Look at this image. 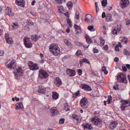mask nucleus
I'll use <instances>...</instances> for the list:
<instances>
[{"instance_id":"1","label":"nucleus","mask_w":130,"mask_h":130,"mask_svg":"<svg viewBox=\"0 0 130 130\" xmlns=\"http://www.w3.org/2000/svg\"><path fill=\"white\" fill-rule=\"evenodd\" d=\"M49 50L51 53L55 56H57L60 53V50L58 45L56 44H50Z\"/></svg>"},{"instance_id":"2","label":"nucleus","mask_w":130,"mask_h":130,"mask_svg":"<svg viewBox=\"0 0 130 130\" xmlns=\"http://www.w3.org/2000/svg\"><path fill=\"white\" fill-rule=\"evenodd\" d=\"M14 70L15 72H16V74L15 75V78L16 79L19 78V75L22 76L24 73V71L21 67L15 66Z\"/></svg>"},{"instance_id":"3","label":"nucleus","mask_w":130,"mask_h":130,"mask_svg":"<svg viewBox=\"0 0 130 130\" xmlns=\"http://www.w3.org/2000/svg\"><path fill=\"white\" fill-rule=\"evenodd\" d=\"M23 41L25 46L27 48H30L32 46V44L31 43L30 38L27 37H25L24 38Z\"/></svg>"},{"instance_id":"4","label":"nucleus","mask_w":130,"mask_h":130,"mask_svg":"<svg viewBox=\"0 0 130 130\" xmlns=\"http://www.w3.org/2000/svg\"><path fill=\"white\" fill-rule=\"evenodd\" d=\"M126 76L125 75L121 74L117 76V80L119 82L126 84L127 81L126 78Z\"/></svg>"},{"instance_id":"5","label":"nucleus","mask_w":130,"mask_h":130,"mask_svg":"<svg viewBox=\"0 0 130 130\" xmlns=\"http://www.w3.org/2000/svg\"><path fill=\"white\" fill-rule=\"evenodd\" d=\"M122 105L121 107V108L122 110H124L125 108L128 106H130V100H123L122 101Z\"/></svg>"},{"instance_id":"6","label":"nucleus","mask_w":130,"mask_h":130,"mask_svg":"<svg viewBox=\"0 0 130 130\" xmlns=\"http://www.w3.org/2000/svg\"><path fill=\"white\" fill-rule=\"evenodd\" d=\"M29 69L30 70L35 71L38 70L39 69L38 65L36 63H34L33 62L30 61L28 63Z\"/></svg>"},{"instance_id":"7","label":"nucleus","mask_w":130,"mask_h":130,"mask_svg":"<svg viewBox=\"0 0 130 130\" xmlns=\"http://www.w3.org/2000/svg\"><path fill=\"white\" fill-rule=\"evenodd\" d=\"M91 121L93 124L96 125H100L102 123L101 120L97 117L91 119Z\"/></svg>"},{"instance_id":"8","label":"nucleus","mask_w":130,"mask_h":130,"mask_svg":"<svg viewBox=\"0 0 130 130\" xmlns=\"http://www.w3.org/2000/svg\"><path fill=\"white\" fill-rule=\"evenodd\" d=\"M39 72V77L41 78H46L48 76V74L43 70H40Z\"/></svg>"},{"instance_id":"9","label":"nucleus","mask_w":130,"mask_h":130,"mask_svg":"<svg viewBox=\"0 0 130 130\" xmlns=\"http://www.w3.org/2000/svg\"><path fill=\"white\" fill-rule=\"evenodd\" d=\"M15 63L13 61H8L6 63V66L7 68L10 69H15Z\"/></svg>"},{"instance_id":"10","label":"nucleus","mask_w":130,"mask_h":130,"mask_svg":"<svg viewBox=\"0 0 130 130\" xmlns=\"http://www.w3.org/2000/svg\"><path fill=\"white\" fill-rule=\"evenodd\" d=\"M122 8H125L128 5L129 3V0H121L120 2Z\"/></svg>"},{"instance_id":"11","label":"nucleus","mask_w":130,"mask_h":130,"mask_svg":"<svg viewBox=\"0 0 130 130\" xmlns=\"http://www.w3.org/2000/svg\"><path fill=\"white\" fill-rule=\"evenodd\" d=\"M5 12L6 15L8 14L10 17H13L14 15V13L12 11V9L8 7L5 9Z\"/></svg>"},{"instance_id":"12","label":"nucleus","mask_w":130,"mask_h":130,"mask_svg":"<svg viewBox=\"0 0 130 130\" xmlns=\"http://www.w3.org/2000/svg\"><path fill=\"white\" fill-rule=\"evenodd\" d=\"M5 38L7 43L11 44L13 43L12 39L10 36L8 34V33H6L5 34Z\"/></svg>"},{"instance_id":"13","label":"nucleus","mask_w":130,"mask_h":130,"mask_svg":"<svg viewBox=\"0 0 130 130\" xmlns=\"http://www.w3.org/2000/svg\"><path fill=\"white\" fill-rule=\"evenodd\" d=\"M85 21L87 22H91L93 21V19L92 15L90 14H87L85 16Z\"/></svg>"},{"instance_id":"14","label":"nucleus","mask_w":130,"mask_h":130,"mask_svg":"<svg viewBox=\"0 0 130 130\" xmlns=\"http://www.w3.org/2000/svg\"><path fill=\"white\" fill-rule=\"evenodd\" d=\"M118 125V123L117 122L115 121H112L110 123L109 127L111 129H113L116 128Z\"/></svg>"},{"instance_id":"15","label":"nucleus","mask_w":130,"mask_h":130,"mask_svg":"<svg viewBox=\"0 0 130 130\" xmlns=\"http://www.w3.org/2000/svg\"><path fill=\"white\" fill-rule=\"evenodd\" d=\"M54 82L55 84L57 87H59L62 84L60 79L58 77H56L55 79Z\"/></svg>"},{"instance_id":"16","label":"nucleus","mask_w":130,"mask_h":130,"mask_svg":"<svg viewBox=\"0 0 130 130\" xmlns=\"http://www.w3.org/2000/svg\"><path fill=\"white\" fill-rule=\"evenodd\" d=\"M45 89L43 87H38L37 89V91L40 93L43 94L45 93Z\"/></svg>"},{"instance_id":"17","label":"nucleus","mask_w":130,"mask_h":130,"mask_svg":"<svg viewBox=\"0 0 130 130\" xmlns=\"http://www.w3.org/2000/svg\"><path fill=\"white\" fill-rule=\"evenodd\" d=\"M81 87L82 88L86 90L90 91L91 90V89L90 87L85 84H82L81 85Z\"/></svg>"},{"instance_id":"18","label":"nucleus","mask_w":130,"mask_h":130,"mask_svg":"<svg viewBox=\"0 0 130 130\" xmlns=\"http://www.w3.org/2000/svg\"><path fill=\"white\" fill-rule=\"evenodd\" d=\"M67 73L71 76H74L75 75V72L74 70L70 69H68L66 70Z\"/></svg>"},{"instance_id":"19","label":"nucleus","mask_w":130,"mask_h":130,"mask_svg":"<svg viewBox=\"0 0 130 130\" xmlns=\"http://www.w3.org/2000/svg\"><path fill=\"white\" fill-rule=\"evenodd\" d=\"M16 4L21 7H24V2L23 0H16Z\"/></svg>"},{"instance_id":"20","label":"nucleus","mask_w":130,"mask_h":130,"mask_svg":"<svg viewBox=\"0 0 130 130\" xmlns=\"http://www.w3.org/2000/svg\"><path fill=\"white\" fill-rule=\"evenodd\" d=\"M23 108V106L22 102H20L18 104H17L15 105V109H21Z\"/></svg>"},{"instance_id":"21","label":"nucleus","mask_w":130,"mask_h":130,"mask_svg":"<svg viewBox=\"0 0 130 130\" xmlns=\"http://www.w3.org/2000/svg\"><path fill=\"white\" fill-rule=\"evenodd\" d=\"M51 112L53 116H55L57 113V111L55 107L52 108L51 109Z\"/></svg>"},{"instance_id":"22","label":"nucleus","mask_w":130,"mask_h":130,"mask_svg":"<svg viewBox=\"0 0 130 130\" xmlns=\"http://www.w3.org/2000/svg\"><path fill=\"white\" fill-rule=\"evenodd\" d=\"M40 37L39 35H35L31 36V38L33 41L36 42Z\"/></svg>"},{"instance_id":"23","label":"nucleus","mask_w":130,"mask_h":130,"mask_svg":"<svg viewBox=\"0 0 130 130\" xmlns=\"http://www.w3.org/2000/svg\"><path fill=\"white\" fill-rule=\"evenodd\" d=\"M74 27L75 29L77 32H79L81 31V28L78 25L75 24L74 26Z\"/></svg>"},{"instance_id":"24","label":"nucleus","mask_w":130,"mask_h":130,"mask_svg":"<svg viewBox=\"0 0 130 130\" xmlns=\"http://www.w3.org/2000/svg\"><path fill=\"white\" fill-rule=\"evenodd\" d=\"M52 98L53 99H56L58 98V94L56 92H53Z\"/></svg>"},{"instance_id":"25","label":"nucleus","mask_w":130,"mask_h":130,"mask_svg":"<svg viewBox=\"0 0 130 130\" xmlns=\"http://www.w3.org/2000/svg\"><path fill=\"white\" fill-rule=\"evenodd\" d=\"M64 109L66 111L69 110L70 107L68 106L67 103H66L64 104Z\"/></svg>"},{"instance_id":"26","label":"nucleus","mask_w":130,"mask_h":130,"mask_svg":"<svg viewBox=\"0 0 130 130\" xmlns=\"http://www.w3.org/2000/svg\"><path fill=\"white\" fill-rule=\"evenodd\" d=\"M85 37L86 39V42L88 43H90L92 42V40L87 35L85 36Z\"/></svg>"},{"instance_id":"27","label":"nucleus","mask_w":130,"mask_h":130,"mask_svg":"<svg viewBox=\"0 0 130 130\" xmlns=\"http://www.w3.org/2000/svg\"><path fill=\"white\" fill-rule=\"evenodd\" d=\"M80 105L81 107L83 108H86L88 107V103H80Z\"/></svg>"},{"instance_id":"28","label":"nucleus","mask_w":130,"mask_h":130,"mask_svg":"<svg viewBox=\"0 0 130 130\" xmlns=\"http://www.w3.org/2000/svg\"><path fill=\"white\" fill-rule=\"evenodd\" d=\"M67 5L68 8L69 9H70L72 7L73 4L70 1L67 3Z\"/></svg>"},{"instance_id":"29","label":"nucleus","mask_w":130,"mask_h":130,"mask_svg":"<svg viewBox=\"0 0 130 130\" xmlns=\"http://www.w3.org/2000/svg\"><path fill=\"white\" fill-rule=\"evenodd\" d=\"M99 38L100 41V44L102 46H103L105 43V41L103 38L102 37H100Z\"/></svg>"},{"instance_id":"30","label":"nucleus","mask_w":130,"mask_h":130,"mask_svg":"<svg viewBox=\"0 0 130 130\" xmlns=\"http://www.w3.org/2000/svg\"><path fill=\"white\" fill-rule=\"evenodd\" d=\"M80 103H88V101L87 99L84 98L81 100Z\"/></svg>"},{"instance_id":"31","label":"nucleus","mask_w":130,"mask_h":130,"mask_svg":"<svg viewBox=\"0 0 130 130\" xmlns=\"http://www.w3.org/2000/svg\"><path fill=\"white\" fill-rule=\"evenodd\" d=\"M111 15L110 14H108L106 17V20L108 21H110L111 19Z\"/></svg>"},{"instance_id":"32","label":"nucleus","mask_w":130,"mask_h":130,"mask_svg":"<svg viewBox=\"0 0 130 130\" xmlns=\"http://www.w3.org/2000/svg\"><path fill=\"white\" fill-rule=\"evenodd\" d=\"M12 26L13 29H16L18 27V23L16 22L14 23L12 25Z\"/></svg>"},{"instance_id":"33","label":"nucleus","mask_w":130,"mask_h":130,"mask_svg":"<svg viewBox=\"0 0 130 130\" xmlns=\"http://www.w3.org/2000/svg\"><path fill=\"white\" fill-rule=\"evenodd\" d=\"M88 30L91 31H95V29L92 26H89L88 27Z\"/></svg>"},{"instance_id":"34","label":"nucleus","mask_w":130,"mask_h":130,"mask_svg":"<svg viewBox=\"0 0 130 130\" xmlns=\"http://www.w3.org/2000/svg\"><path fill=\"white\" fill-rule=\"evenodd\" d=\"M72 117L76 120L77 121H78L79 120V117L78 116H76L75 115H73L72 116Z\"/></svg>"},{"instance_id":"35","label":"nucleus","mask_w":130,"mask_h":130,"mask_svg":"<svg viewBox=\"0 0 130 130\" xmlns=\"http://www.w3.org/2000/svg\"><path fill=\"white\" fill-rule=\"evenodd\" d=\"M57 7L58 12L59 13L61 12V11L63 10V7L62 6H58Z\"/></svg>"},{"instance_id":"36","label":"nucleus","mask_w":130,"mask_h":130,"mask_svg":"<svg viewBox=\"0 0 130 130\" xmlns=\"http://www.w3.org/2000/svg\"><path fill=\"white\" fill-rule=\"evenodd\" d=\"M107 4V0H103L102 4V6H106Z\"/></svg>"},{"instance_id":"37","label":"nucleus","mask_w":130,"mask_h":130,"mask_svg":"<svg viewBox=\"0 0 130 130\" xmlns=\"http://www.w3.org/2000/svg\"><path fill=\"white\" fill-rule=\"evenodd\" d=\"M64 41L67 46H70V43L66 39H64Z\"/></svg>"},{"instance_id":"38","label":"nucleus","mask_w":130,"mask_h":130,"mask_svg":"<svg viewBox=\"0 0 130 130\" xmlns=\"http://www.w3.org/2000/svg\"><path fill=\"white\" fill-rule=\"evenodd\" d=\"M27 23L28 25H32L33 24V22L29 20H27Z\"/></svg>"},{"instance_id":"39","label":"nucleus","mask_w":130,"mask_h":130,"mask_svg":"<svg viewBox=\"0 0 130 130\" xmlns=\"http://www.w3.org/2000/svg\"><path fill=\"white\" fill-rule=\"evenodd\" d=\"M56 2L58 3H62L63 2H66L65 0H55Z\"/></svg>"},{"instance_id":"40","label":"nucleus","mask_w":130,"mask_h":130,"mask_svg":"<svg viewBox=\"0 0 130 130\" xmlns=\"http://www.w3.org/2000/svg\"><path fill=\"white\" fill-rule=\"evenodd\" d=\"M123 53L124 54L127 55H130V53L126 50H124L123 51Z\"/></svg>"},{"instance_id":"41","label":"nucleus","mask_w":130,"mask_h":130,"mask_svg":"<svg viewBox=\"0 0 130 130\" xmlns=\"http://www.w3.org/2000/svg\"><path fill=\"white\" fill-rule=\"evenodd\" d=\"M24 30L26 32H28L29 31V28L28 25H26L25 26Z\"/></svg>"},{"instance_id":"42","label":"nucleus","mask_w":130,"mask_h":130,"mask_svg":"<svg viewBox=\"0 0 130 130\" xmlns=\"http://www.w3.org/2000/svg\"><path fill=\"white\" fill-rule=\"evenodd\" d=\"M79 12L77 11H76L75 13V18L77 19H79Z\"/></svg>"},{"instance_id":"43","label":"nucleus","mask_w":130,"mask_h":130,"mask_svg":"<svg viewBox=\"0 0 130 130\" xmlns=\"http://www.w3.org/2000/svg\"><path fill=\"white\" fill-rule=\"evenodd\" d=\"M64 120L63 119H61L59 120V123L60 124H62L64 123Z\"/></svg>"},{"instance_id":"44","label":"nucleus","mask_w":130,"mask_h":130,"mask_svg":"<svg viewBox=\"0 0 130 130\" xmlns=\"http://www.w3.org/2000/svg\"><path fill=\"white\" fill-rule=\"evenodd\" d=\"M82 61V62H86V63H89V62L88 61V60L86 58H84L83 59H81Z\"/></svg>"},{"instance_id":"45","label":"nucleus","mask_w":130,"mask_h":130,"mask_svg":"<svg viewBox=\"0 0 130 130\" xmlns=\"http://www.w3.org/2000/svg\"><path fill=\"white\" fill-rule=\"evenodd\" d=\"M81 54V51L80 50L78 51L76 53V55L77 56H78Z\"/></svg>"},{"instance_id":"46","label":"nucleus","mask_w":130,"mask_h":130,"mask_svg":"<svg viewBox=\"0 0 130 130\" xmlns=\"http://www.w3.org/2000/svg\"><path fill=\"white\" fill-rule=\"evenodd\" d=\"M67 23L69 24V26L71 27V21L69 19H68L67 20Z\"/></svg>"},{"instance_id":"47","label":"nucleus","mask_w":130,"mask_h":130,"mask_svg":"<svg viewBox=\"0 0 130 130\" xmlns=\"http://www.w3.org/2000/svg\"><path fill=\"white\" fill-rule=\"evenodd\" d=\"M87 128H88L89 129H91L92 128V127H91L90 125L87 124Z\"/></svg>"},{"instance_id":"48","label":"nucleus","mask_w":130,"mask_h":130,"mask_svg":"<svg viewBox=\"0 0 130 130\" xmlns=\"http://www.w3.org/2000/svg\"><path fill=\"white\" fill-rule=\"evenodd\" d=\"M87 124L85 123H83L82 124V126H83L84 129H87Z\"/></svg>"},{"instance_id":"49","label":"nucleus","mask_w":130,"mask_h":130,"mask_svg":"<svg viewBox=\"0 0 130 130\" xmlns=\"http://www.w3.org/2000/svg\"><path fill=\"white\" fill-rule=\"evenodd\" d=\"M115 49L116 51H119V46L118 45L116 46H115Z\"/></svg>"},{"instance_id":"50","label":"nucleus","mask_w":130,"mask_h":130,"mask_svg":"<svg viewBox=\"0 0 130 130\" xmlns=\"http://www.w3.org/2000/svg\"><path fill=\"white\" fill-rule=\"evenodd\" d=\"M102 17L103 18H105L106 17V14L105 13V12H103L102 14Z\"/></svg>"},{"instance_id":"51","label":"nucleus","mask_w":130,"mask_h":130,"mask_svg":"<svg viewBox=\"0 0 130 130\" xmlns=\"http://www.w3.org/2000/svg\"><path fill=\"white\" fill-rule=\"evenodd\" d=\"M78 73H80V74H79V75H81L82 74V71L80 69H79L78 70Z\"/></svg>"},{"instance_id":"52","label":"nucleus","mask_w":130,"mask_h":130,"mask_svg":"<svg viewBox=\"0 0 130 130\" xmlns=\"http://www.w3.org/2000/svg\"><path fill=\"white\" fill-rule=\"evenodd\" d=\"M77 45L79 47H81L83 45L82 44L79 43V42L77 43Z\"/></svg>"},{"instance_id":"53","label":"nucleus","mask_w":130,"mask_h":130,"mask_svg":"<svg viewBox=\"0 0 130 130\" xmlns=\"http://www.w3.org/2000/svg\"><path fill=\"white\" fill-rule=\"evenodd\" d=\"M3 51H0V56H2L3 55Z\"/></svg>"},{"instance_id":"54","label":"nucleus","mask_w":130,"mask_h":130,"mask_svg":"<svg viewBox=\"0 0 130 130\" xmlns=\"http://www.w3.org/2000/svg\"><path fill=\"white\" fill-rule=\"evenodd\" d=\"M108 46L107 45H105L103 47V48L104 50H106L108 49Z\"/></svg>"},{"instance_id":"55","label":"nucleus","mask_w":130,"mask_h":130,"mask_svg":"<svg viewBox=\"0 0 130 130\" xmlns=\"http://www.w3.org/2000/svg\"><path fill=\"white\" fill-rule=\"evenodd\" d=\"M114 61L116 62H118L119 61V58L117 57H115L114 59Z\"/></svg>"},{"instance_id":"56","label":"nucleus","mask_w":130,"mask_h":130,"mask_svg":"<svg viewBox=\"0 0 130 130\" xmlns=\"http://www.w3.org/2000/svg\"><path fill=\"white\" fill-rule=\"evenodd\" d=\"M122 69L124 71H126L127 70V69L125 66H123Z\"/></svg>"},{"instance_id":"57","label":"nucleus","mask_w":130,"mask_h":130,"mask_svg":"<svg viewBox=\"0 0 130 130\" xmlns=\"http://www.w3.org/2000/svg\"><path fill=\"white\" fill-rule=\"evenodd\" d=\"M79 91H78L75 93V95L77 96L80 94Z\"/></svg>"},{"instance_id":"58","label":"nucleus","mask_w":130,"mask_h":130,"mask_svg":"<svg viewBox=\"0 0 130 130\" xmlns=\"http://www.w3.org/2000/svg\"><path fill=\"white\" fill-rule=\"evenodd\" d=\"M99 52L98 50V49H96L94 48V53H98Z\"/></svg>"},{"instance_id":"59","label":"nucleus","mask_w":130,"mask_h":130,"mask_svg":"<svg viewBox=\"0 0 130 130\" xmlns=\"http://www.w3.org/2000/svg\"><path fill=\"white\" fill-rule=\"evenodd\" d=\"M36 3L35 1L34 0L33 1H32L31 3V5L32 6L34 5V4Z\"/></svg>"},{"instance_id":"60","label":"nucleus","mask_w":130,"mask_h":130,"mask_svg":"<svg viewBox=\"0 0 130 130\" xmlns=\"http://www.w3.org/2000/svg\"><path fill=\"white\" fill-rule=\"evenodd\" d=\"M65 15L67 17H69V13L68 12H66L64 13Z\"/></svg>"},{"instance_id":"61","label":"nucleus","mask_w":130,"mask_h":130,"mask_svg":"<svg viewBox=\"0 0 130 130\" xmlns=\"http://www.w3.org/2000/svg\"><path fill=\"white\" fill-rule=\"evenodd\" d=\"M126 67L127 68L129 69L130 68V65L128 64H127L126 65Z\"/></svg>"},{"instance_id":"62","label":"nucleus","mask_w":130,"mask_h":130,"mask_svg":"<svg viewBox=\"0 0 130 130\" xmlns=\"http://www.w3.org/2000/svg\"><path fill=\"white\" fill-rule=\"evenodd\" d=\"M66 31L67 32H70V29L69 27H68L67 29L66 30Z\"/></svg>"},{"instance_id":"63","label":"nucleus","mask_w":130,"mask_h":130,"mask_svg":"<svg viewBox=\"0 0 130 130\" xmlns=\"http://www.w3.org/2000/svg\"><path fill=\"white\" fill-rule=\"evenodd\" d=\"M106 68L105 67H102V70L103 71H105L106 70Z\"/></svg>"},{"instance_id":"64","label":"nucleus","mask_w":130,"mask_h":130,"mask_svg":"<svg viewBox=\"0 0 130 130\" xmlns=\"http://www.w3.org/2000/svg\"><path fill=\"white\" fill-rule=\"evenodd\" d=\"M112 32H117V31L116 29H114L112 30Z\"/></svg>"}]
</instances>
